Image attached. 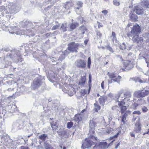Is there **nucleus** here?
Masks as SVG:
<instances>
[{"label": "nucleus", "mask_w": 149, "mask_h": 149, "mask_svg": "<svg viewBox=\"0 0 149 149\" xmlns=\"http://www.w3.org/2000/svg\"><path fill=\"white\" fill-rule=\"evenodd\" d=\"M143 58L145 59L146 62L147 63V66L149 67V64H148L149 63L148 62V60L146 58L144 57H143Z\"/></svg>", "instance_id": "nucleus-61"}, {"label": "nucleus", "mask_w": 149, "mask_h": 149, "mask_svg": "<svg viewBox=\"0 0 149 149\" xmlns=\"http://www.w3.org/2000/svg\"><path fill=\"white\" fill-rule=\"evenodd\" d=\"M104 98L103 97H101L99 99V102L100 104L103 105L104 103Z\"/></svg>", "instance_id": "nucleus-30"}, {"label": "nucleus", "mask_w": 149, "mask_h": 149, "mask_svg": "<svg viewBox=\"0 0 149 149\" xmlns=\"http://www.w3.org/2000/svg\"><path fill=\"white\" fill-rule=\"evenodd\" d=\"M6 82L8 85H11L12 84H14L16 83V82L14 81L13 79L10 80L8 81H6Z\"/></svg>", "instance_id": "nucleus-39"}, {"label": "nucleus", "mask_w": 149, "mask_h": 149, "mask_svg": "<svg viewBox=\"0 0 149 149\" xmlns=\"http://www.w3.org/2000/svg\"><path fill=\"white\" fill-rule=\"evenodd\" d=\"M86 81V77L85 76H81L79 82V85H80L81 87H83L84 84Z\"/></svg>", "instance_id": "nucleus-22"}, {"label": "nucleus", "mask_w": 149, "mask_h": 149, "mask_svg": "<svg viewBox=\"0 0 149 149\" xmlns=\"http://www.w3.org/2000/svg\"><path fill=\"white\" fill-rule=\"evenodd\" d=\"M141 32L140 27L139 25H134L133 26L131 32L127 34L128 37L130 38L133 36L139 35Z\"/></svg>", "instance_id": "nucleus-4"}, {"label": "nucleus", "mask_w": 149, "mask_h": 149, "mask_svg": "<svg viewBox=\"0 0 149 149\" xmlns=\"http://www.w3.org/2000/svg\"><path fill=\"white\" fill-rule=\"evenodd\" d=\"M130 134L131 136L132 137H135V134L133 132H131L130 133Z\"/></svg>", "instance_id": "nucleus-63"}, {"label": "nucleus", "mask_w": 149, "mask_h": 149, "mask_svg": "<svg viewBox=\"0 0 149 149\" xmlns=\"http://www.w3.org/2000/svg\"><path fill=\"white\" fill-rule=\"evenodd\" d=\"M94 131L93 130H89L88 135L89 137L85 139L84 142L82 145L81 148H90L91 146L93 144V142L91 140V139H94L96 141H98V139L96 137H95L94 136Z\"/></svg>", "instance_id": "nucleus-2"}, {"label": "nucleus", "mask_w": 149, "mask_h": 149, "mask_svg": "<svg viewBox=\"0 0 149 149\" xmlns=\"http://www.w3.org/2000/svg\"><path fill=\"white\" fill-rule=\"evenodd\" d=\"M95 120L93 118L91 120H90L89 123V127L90 129V130H92V129H93L95 126H96V123L95 121ZM93 131H94L93 130Z\"/></svg>", "instance_id": "nucleus-19"}, {"label": "nucleus", "mask_w": 149, "mask_h": 149, "mask_svg": "<svg viewBox=\"0 0 149 149\" xmlns=\"http://www.w3.org/2000/svg\"><path fill=\"white\" fill-rule=\"evenodd\" d=\"M131 37L132 38V40L134 43L140 44L143 41V38L141 37H139V35L133 36Z\"/></svg>", "instance_id": "nucleus-11"}, {"label": "nucleus", "mask_w": 149, "mask_h": 149, "mask_svg": "<svg viewBox=\"0 0 149 149\" xmlns=\"http://www.w3.org/2000/svg\"><path fill=\"white\" fill-rule=\"evenodd\" d=\"M130 18L132 21H136L138 19L137 16L134 13L132 12L130 13Z\"/></svg>", "instance_id": "nucleus-20"}, {"label": "nucleus", "mask_w": 149, "mask_h": 149, "mask_svg": "<svg viewBox=\"0 0 149 149\" xmlns=\"http://www.w3.org/2000/svg\"><path fill=\"white\" fill-rule=\"evenodd\" d=\"M134 11L138 15H141L143 13V8L139 6H135L134 8Z\"/></svg>", "instance_id": "nucleus-16"}, {"label": "nucleus", "mask_w": 149, "mask_h": 149, "mask_svg": "<svg viewBox=\"0 0 149 149\" xmlns=\"http://www.w3.org/2000/svg\"><path fill=\"white\" fill-rule=\"evenodd\" d=\"M124 96H125V97H130L131 96V95L130 93H127L125 94L119 93L118 94L115 95L116 98L117 99V100L123 99Z\"/></svg>", "instance_id": "nucleus-12"}, {"label": "nucleus", "mask_w": 149, "mask_h": 149, "mask_svg": "<svg viewBox=\"0 0 149 149\" xmlns=\"http://www.w3.org/2000/svg\"><path fill=\"white\" fill-rule=\"evenodd\" d=\"M77 4L79 7L81 8L83 4V3L79 1L77 2Z\"/></svg>", "instance_id": "nucleus-50"}, {"label": "nucleus", "mask_w": 149, "mask_h": 149, "mask_svg": "<svg viewBox=\"0 0 149 149\" xmlns=\"http://www.w3.org/2000/svg\"><path fill=\"white\" fill-rule=\"evenodd\" d=\"M122 47L121 48V49L122 50H123L124 49H125L126 48V45L125 44L124 42H123L122 44V45L121 46Z\"/></svg>", "instance_id": "nucleus-48"}, {"label": "nucleus", "mask_w": 149, "mask_h": 149, "mask_svg": "<svg viewBox=\"0 0 149 149\" xmlns=\"http://www.w3.org/2000/svg\"><path fill=\"white\" fill-rule=\"evenodd\" d=\"M7 137L6 136H4L2 137H1V142L2 143H3L4 144V143H6V142H7V141L6 140V139Z\"/></svg>", "instance_id": "nucleus-36"}, {"label": "nucleus", "mask_w": 149, "mask_h": 149, "mask_svg": "<svg viewBox=\"0 0 149 149\" xmlns=\"http://www.w3.org/2000/svg\"><path fill=\"white\" fill-rule=\"evenodd\" d=\"M43 82L40 78L36 77L31 84V88L32 89L35 90L39 88L42 84Z\"/></svg>", "instance_id": "nucleus-5"}, {"label": "nucleus", "mask_w": 149, "mask_h": 149, "mask_svg": "<svg viewBox=\"0 0 149 149\" xmlns=\"http://www.w3.org/2000/svg\"><path fill=\"white\" fill-rule=\"evenodd\" d=\"M120 107H121V108H120L121 113H123L125 112V111L127 109L126 107L125 106H120Z\"/></svg>", "instance_id": "nucleus-33"}, {"label": "nucleus", "mask_w": 149, "mask_h": 149, "mask_svg": "<svg viewBox=\"0 0 149 149\" xmlns=\"http://www.w3.org/2000/svg\"><path fill=\"white\" fill-rule=\"evenodd\" d=\"M142 110L143 112H146L148 111V109L145 106H143L142 108Z\"/></svg>", "instance_id": "nucleus-44"}, {"label": "nucleus", "mask_w": 149, "mask_h": 149, "mask_svg": "<svg viewBox=\"0 0 149 149\" xmlns=\"http://www.w3.org/2000/svg\"><path fill=\"white\" fill-rule=\"evenodd\" d=\"M91 63V59L90 57H89L88 58V63H87V67L89 68H90V65Z\"/></svg>", "instance_id": "nucleus-42"}, {"label": "nucleus", "mask_w": 149, "mask_h": 149, "mask_svg": "<svg viewBox=\"0 0 149 149\" xmlns=\"http://www.w3.org/2000/svg\"><path fill=\"white\" fill-rule=\"evenodd\" d=\"M6 109L11 113L17 111H18L16 106L13 104H12V105H8L6 107Z\"/></svg>", "instance_id": "nucleus-14"}, {"label": "nucleus", "mask_w": 149, "mask_h": 149, "mask_svg": "<svg viewBox=\"0 0 149 149\" xmlns=\"http://www.w3.org/2000/svg\"><path fill=\"white\" fill-rule=\"evenodd\" d=\"M71 52L70 50H68V48L63 52V55L65 56L67 55Z\"/></svg>", "instance_id": "nucleus-37"}, {"label": "nucleus", "mask_w": 149, "mask_h": 149, "mask_svg": "<svg viewBox=\"0 0 149 149\" xmlns=\"http://www.w3.org/2000/svg\"><path fill=\"white\" fill-rule=\"evenodd\" d=\"M100 149H107L109 145L106 142H101L98 144Z\"/></svg>", "instance_id": "nucleus-18"}, {"label": "nucleus", "mask_w": 149, "mask_h": 149, "mask_svg": "<svg viewBox=\"0 0 149 149\" xmlns=\"http://www.w3.org/2000/svg\"><path fill=\"white\" fill-rule=\"evenodd\" d=\"M98 144L97 145H96L93 147V149H100V148L99 147Z\"/></svg>", "instance_id": "nucleus-54"}, {"label": "nucleus", "mask_w": 149, "mask_h": 149, "mask_svg": "<svg viewBox=\"0 0 149 149\" xmlns=\"http://www.w3.org/2000/svg\"><path fill=\"white\" fill-rule=\"evenodd\" d=\"M19 25L20 26L26 28L27 30V31L23 30H20V31L22 35L29 36V37L31 36H33L35 35L34 33L31 35L29 33L33 31V30H31V29H33V24L31 22L28 20L25 21H21L19 23Z\"/></svg>", "instance_id": "nucleus-1"}, {"label": "nucleus", "mask_w": 149, "mask_h": 149, "mask_svg": "<svg viewBox=\"0 0 149 149\" xmlns=\"http://www.w3.org/2000/svg\"><path fill=\"white\" fill-rule=\"evenodd\" d=\"M53 35L52 33H48L46 34V36L47 37L49 38L50 37Z\"/></svg>", "instance_id": "nucleus-51"}, {"label": "nucleus", "mask_w": 149, "mask_h": 149, "mask_svg": "<svg viewBox=\"0 0 149 149\" xmlns=\"http://www.w3.org/2000/svg\"><path fill=\"white\" fill-rule=\"evenodd\" d=\"M47 136L46 134H42L39 136V138L42 141H45L46 140Z\"/></svg>", "instance_id": "nucleus-27"}, {"label": "nucleus", "mask_w": 149, "mask_h": 149, "mask_svg": "<svg viewBox=\"0 0 149 149\" xmlns=\"http://www.w3.org/2000/svg\"><path fill=\"white\" fill-rule=\"evenodd\" d=\"M106 48L111 52H114L113 49L109 45L106 46Z\"/></svg>", "instance_id": "nucleus-38"}, {"label": "nucleus", "mask_w": 149, "mask_h": 149, "mask_svg": "<svg viewBox=\"0 0 149 149\" xmlns=\"http://www.w3.org/2000/svg\"><path fill=\"white\" fill-rule=\"evenodd\" d=\"M133 114H137L139 115L141 114V112L139 111H135L133 112Z\"/></svg>", "instance_id": "nucleus-49"}, {"label": "nucleus", "mask_w": 149, "mask_h": 149, "mask_svg": "<svg viewBox=\"0 0 149 149\" xmlns=\"http://www.w3.org/2000/svg\"><path fill=\"white\" fill-rule=\"evenodd\" d=\"M51 126L52 128V130H58V128H59V126H55L51 125Z\"/></svg>", "instance_id": "nucleus-45"}, {"label": "nucleus", "mask_w": 149, "mask_h": 149, "mask_svg": "<svg viewBox=\"0 0 149 149\" xmlns=\"http://www.w3.org/2000/svg\"><path fill=\"white\" fill-rule=\"evenodd\" d=\"M79 44L74 42H72L70 43L68 45V49L71 52H77L78 49Z\"/></svg>", "instance_id": "nucleus-7"}, {"label": "nucleus", "mask_w": 149, "mask_h": 149, "mask_svg": "<svg viewBox=\"0 0 149 149\" xmlns=\"http://www.w3.org/2000/svg\"><path fill=\"white\" fill-rule=\"evenodd\" d=\"M108 75L109 78L110 79V80H108V83L109 84L115 82H116L119 84L120 83L121 78L120 76H117L116 74L113 73L109 72Z\"/></svg>", "instance_id": "nucleus-3"}, {"label": "nucleus", "mask_w": 149, "mask_h": 149, "mask_svg": "<svg viewBox=\"0 0 149 149\" xmlns=\"http://www.w3.org/2000/svg\"><path fill=\"white\" fill-rule=\"evenodd\" d=\"M7 86H5L4 89L3 91L4 93H6L7 94H13V95L14 94V89L13 88H11L6 87Z\"/></svg>", "instance_id": "nucleus-17"}, {"label": "nucleus", "mask_w": 149, "mask_h": 149, "mask_svg": "<svg viewBox=\"0 0 149 149\" xmlns=\"http://www.w3.org/2000/svg\"><path fill=\"white\" fill-rule=\"evenodd\" d=\"M101 87L102 88L104 89V81H103L101 84Z\"/></svg>", "instance_id": "nucleus-62"}, {"label": "nucleus", "mask_w": 149, "mask_h": 149, "mask_svg": "<svg viewBox=\"0 0 149 149\" xmlns=\"http://www.w3.org/2000/svg\"><path fill=\"white\" fill-rule=\"evenodd\" d=\"M126 120V117L125 115H123L121 117V121L123 123H125V120Z\"/></svg>", "instance_id": "nucleus-47"}, {"label": "nucleus", "mask_w": 149, "mask_h": 149, "mask_svg": "<svg viewBox=\"0 0 149 149\" xmlns=\"http://www.w3.org/2000/svg\"><path fill=\"white\" fill-rule=\"evenodd\" d=\"M108 11L106 10H104L102 11V13H103L104 15H107L108 13Z\"/></svg>", "instance_id": "nucleus-56"}, {"label": "nucleus", "mask_w": 149, "mask_h": 149, "mask_svg": "<svg viewBox=\"0 0 149 149\" xmlns=\"http://www.w3.org/2000/svg\"><path fill=\"white\" fill-rule=\"evenodd\" d=\"M67 24L66 23H63L61 26L60 30L63 32L66 31H67Z\"/></svg>", "instance_id": "nucleus-26"}, {"label": "nucleus", "mask_w": 149, "mask_h": 149, "mask_svg": "<svg viewBox=\"0 0 149 149\" xmlns=\"http://www.w3.org/2000/svg\"><path fill=\"white\" fill-rule=\"evenodd\" d=\"M20 88H18V89L17 90V91L15 93V95H20V93H21L20 91L19 90L18 91H18L19 90H20Z\"/></svg>", "instance_id": "nucleus-53"}, {"label": "nucleus", "mask_w": 149, "mask_h": 149, "mask_svg": "<svg viewBox=\"0 0 149 149\" xmlns=\"http://www.w3.org/2000/svg\"><path fill=\"white\" fill-rule=\"evenodd\" d=\"M96 35L97 37V38L99 39L101 38L102 36V33L99 31H97Z\"/></svg>", "instance_id": "nucleus-40"}, {"label": "nucleus", "mask_w": 149, "mask_h": 149, "mask_svg": "<svg viewBox=\"0 0 149 149\" xmlns=\"http://www.w3.org/2000/svg\"><path fill=\"white\" fill-rule=\"evenodd\" d=\"M125 99V97L124 98V99H121L120 100H116V103H118V106H123V105L125 104V102L123 100L124 99Z\"/></svg>", "instance_id": "nucleus-23"}, {"label": "nucleus", "mask_w": 149, "mask_h": 149, "mask_svg": "<svg viewBox=\"0 0 149 149\" xmlns=\"http://www.w3.org/2000/svg\"><path fill=\"white\" fill-rule=\"evenodd\" d=\"M51 125L59 126L58 121H53L50 123Z\"/></svg>", "instance_id": "nucleus-32"}, {"label": "nucleus", "mask_w": 149, "mask_h": 149, "mask_svg": "<svg viewBox=\"0 0 149 149\" xmlns=\"http://www.w3.org/2000/svg\"><path fill=\"white\" fill-rule=\"evenodd\" d=\"M139 105H141L145 103V101L141 98L139 99L137 101Z\"/></svg>", "instance_id": "nucleus-34"}, {"label": "nucleus", "mask_w": 149, "mask_h": 149, "mask_svg": "<svg viewBox=\"0 0 149 149\" xmlns=\"http://www.w3.org/2000/svg\"><path fill=\"white\" fill-rule=\"evenodd\" d=\"M13 53L12 54L9 53H8L6 55V58H4V60L5 62V63L7 65V66H5L6 67L11 65V62L10 61V60L11 59H13Z\"/></svg>", "instance_id": "nucleus-10"}, {"label": "nucleus", "mask_w": 149, "mask_h": 149, "mask_svg": "<svg viewBox=\"0 0 149 149\" xmlns=\"http://www.w3.org/2000/svg\"><path fill=\"white\" fill-rule=\"evenodd\" d=\"M111 38L113 42L115 41L116 42L117 41L116 38V33L115 32H112V35L111 36Z\"/></svg>", "instance_id": "nucleus-29"}, {"label": "nucleus", "mask_w": 149, "mask_h": 149, "mask_svg": "<svg viewBox=\"0 0 149 149\" xmlns=\"http://www.w3.org/2000/svg\"><path fill=\"white\" fill-rule=\"evenodd\" d=\"M91 74H89V80L88 81V83L89 84H90L91 81Z\"/></svg>", "instance_id": "nucleus-52"}, {"label": "nucleus", "mask_w": 149, "mask_h": 149, "mask_svg": "<svg viewBox=\"0 0 149 149\" xmlns=\"http://www.w3.org/2000/svg\"><path fill=\"white\" fill-rule=\"evenodd\" d=\"M141 125L139 121L136 122L134 131L136 133H139L141 130Z\"/></svg>", "instance_id": "nucleus-15"}, {"label": "nucleus", "mask_w": 149, "mask_h": 149, "mask_svg": "<svg viewBox=\"0 0 149 149\" xmlns=\"http://www.w3.org/2000/svg\"><path fill=\"white\" fill-rule=\"evenodd\" d=\"M113 3L114 5L117 6H119L120 4V2L117 1L116 0H113Z\"/></svg>", "instance_id": "nucleus-41"}, {"label": "nucleus", "mask_w": 149, "mask_h": 149, "mask_svg": "<svg viewBox=\"0 0 149 149\" xmlns=\"http://www.w3.org/2000/svg\"><path fill=\"white\" fill-rule=\"evenodd\" d=\"M109 127L113 129L115 127V123L114 121H109Z\"/></svg>", "instance_id": "nucleus-31"}, {"label": "nucleus", "mask_w": 149, "mask_h": 149, "mask_svg": "<svg viewBox=\"0 0 149 149\" xmlns=\"http://www.w3.org/2000/svg\"><path fill=\"white\" fill-rule=\"evenodd\" d=\"M149 94V91L148 90H141L135 92L134 95L138 97H144Z\"/></svg>", "instance_id": "nucleus-8"}, {"label": "nucleus", "mask_w": 149, "mask_h": 149, "mask_svg": "<svg viewBox=\"0 0 149 149\" xmlns=\"http://www.w3.org/2000/svg\"><path fill=\"white\" fill-rule=\"evenodd\" d=\"M83 115L81 114H77L74 117V120L76 122H79L82 119Z\"/></svg>", "instance_id": "nucleus-21"}, {"label": "nucleus", "mask_w": 149, "mask_h": 149, "mask_svg": "<svg viewBox=\"0 0 149 149\" xmlns=\"http://www.w3.org/2000/svg\"><path fill=\"white\" fill-rule=\"evenodd\" d=\"M2 120L3 119L2 118L0 117V128L2 125Z\"/></svg>", "instance_id": "nucleus-58"}, {"label": "nucleus", "mask_w": 149, "mask_h": 149, "mask_svg": "<svg viewBox=\"0 0 149 149\" xmlns=\"http://www.w3.org/2000/svg\"><path fill=\"white\" fill-rule=\"evenodd\" d=\"M79 26V24L77 22L72 23L70 26V28L72 30H73L75 29L76 27H78Z\"/></svg>", "instance_id": "nucleus-24"}, {"label": "nucleus", "mask_w": 149, "mask_h": 149, "mask_svg": "<svg viewBox=\"0 0 149 149\" xmlns=\"http://www.w3.org/2000/svg\"><path fill=\"white\" fill-rule=\"evenodd\" d=\"M125 68L127 70H130L134 67L132 62L129 60H126L123 63Z\"/></svg>", "instance_id": "nucleus-13"}, {"label": "nucleus", "mask_w": 149, "mask_h": 149, "mask_svg": "<svg viewBox=\"0 0 149 149\" xmlns=\"http://www.w3.org/2000/svg\"><path fill=\"white\" fill-rule=\"evenodd\" d=\"M117 57L118 58H119L120 61H123V59L122 58V57L120 55H117Z\"/></svg>", "instance_id": "nucleus-55"}, {"label": "nucleus", "mask_w": 149, "mask_h": 149, "mask_svg": "<svg viewBox=\"0 0 149 149\" xmlns=\"http://www.w3.org/2000/svg\"><path fill=\"white\" fill-rule=\"evenodd\" d=\"M26 147L24 146H22L19 149H26Z\"/></svg>", "instance_id": "nucleus-64"}, {"label": "nucleus", "mask_w": 149, "mask_h": 149, "mask_svg": "<svg viewBox=\"0 0 149 149\" xmlns=\"http://www.w3.org/2000/svg\"><path fill=\"white\" fill-rule=\"evenodd\" d=\"M73 124V123L72 122H68L67 124V127L68 128L70 129L72 127Z\"/></svg>", "instance_id": "nucleus-35"}, {"label": "nucleus", "mask_w": 149, "mask_h": 149, "mask_svg": "<svg viewBox=\"0 0 149 149\" xmlns=\"http://www.w3.org/2000/svg\"><path fill=\"white\" fill-rule=\"evenodd\" d=\"M75 65L77 68H84L86 66V61L84 60L78 59L75 62Z\"/></svg>", "instance_id": "nucleus-9"}, {"label": "nucleus", "mask_w": 149, "mask_h": 149, "mask_svg": "<svg viewBox=\"0 0 149 149\" xmlns=\"http://www.w3.org/2000/svg\"><path fill=\"white\" fill-rule=\"evenodd\" d=\"M94 110L96 112H98L100 109V106L97 103H95L94 104Z\"/></svg>", "instance_id": "nucleus-25"}, {"label": "nucleus", "mask_w": 149, "mask_h": 149, "mask_svg": "<svg viewBox=\"0 0 149 149\" xmlns=\"http://www.w3.org/2000/svg\"><path fill=\"white\" fill-rule=\"evenodd\" d=\"M44 147L46 149H54L50 145L46 142L44 143Z\"/></svg>", "instance_id": "nucleus-28"}, {"label": "nucleus", "mask_w": 149, "mask_h": 149, "mask_svg": "<svg viewBox=\"0 0 149 149\" xmlns=\"http://www.w3.org/2000/svg\"><path fill=\"white\" fill-rule=\"evenodd\" d=\"M74 93L72 91L69 92L68 95L70 96H72L73 95Z\"/></svg>", "instance_id": "nucleus-59"}, {"label": "nucleus", "mask_w": 149, "mask_h": 149, "mask_svg": "<svg viewBox=\"0 0 149 149\" xmlns=\"http://www.w3.org/2000/svg\"><path fill=\"white\" fill-rule=\"evenodd\" d=\"M113 130L111 128L109 127V129H108L106 130V132L108 134H109L111 133Z\"/></svg>", "instance_id": "nucleus-46"}, {"label": "nucleus", "mask_w": 149, "mask_h": 149, "mask_svg": "<svg viewBox=\"0 0 149 149\" xmlns=\"http://www.w3.org/2000/svg\"><path fill=\"white\" fill-rule=\"evenodd\" d=\"M60 26L59 24H56L55 25L53 26L52 29V30H56L57 29L58 27Z\"/></svg>", "instance_id": "nucleus-43"}, {"label": "nucleus", "mask_w": 149, "mask_h": 149, "mask_svg": "<svg viewBox=\"0 0 149 149\" xmlns=\"http://www.w3.org/2000/svg\"><path fill=\"white\" fill-rule=\"evenodd\" d=\"M97 24H98V27L99 28L103 27V25L102 24L100 23L99 22H97Z\"/></svg>", "instance_id": "nucleus-57"}, {"label": "nucleus", "mask_w": 149, "mask_h": 149, "mask_svg": "<svg viewBox=\"0 0 149 149\" xmlns=\"http://www.w3.org/2000/svg\"><path fill=\"white\" fill-rule=\"evenodd\" d=\"M137 81L139 83H145L146 82L145 81H143L142 80L139 79L137 80Z\"/></svg>", "instance_id": "nucleus-60"}, {"label": "nucleus", "mask_w": 149, "mask_h": 149, "mask_svg": "<svg viewBox=\"0 0 149 149\" xmlns=\"http://www.w3.org/2000/svg\"><path fill=\"white\" fill-rule=\"evenodd\" d=\"M59 135L62 138L68 137L70 134V132L68 130H65L63 128H60L57 131Z\"/></svg>", "instance_id": "nucleus-6"}]
</instances>
